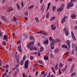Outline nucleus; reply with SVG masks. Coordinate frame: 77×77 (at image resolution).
I'll use <instances>...</instances> for the list:
<instances>
[{
  "mask_svg": "<svg viewBox=\"0 0 77 77\" xmlns=\"http://www.w3.org/2000/svg\"><path fill=\"white\" fill-rule=\"evenodd\" d=\"M38 71H37L36 73V75H38Z\"/></svg>",
  "mask_w": 77,
  "mask_h": 77,
  "instance_id": "0e129e2a",
  "label": "nucleus"
},
{
  "mask_svg": "<svg viewBox=\"0 0 77 77\" xmlns=\"http://www.w3.org/2000/svg\"><path fill=\"white\" fill-rule=\"evenodd\" d=\"M2 44L3 45H6V42L5 41H3L2 42Z\"/></svg>",
  "mask_w": 77,
  "mask_h": 77,
  "instance_id": "2f4dec72",
  "label": "nucleus"
},
{
  "mask_svg": "<svg viewBox=\"0 0 77 77\" xmlns=\"http://www.w3.org/2000/svg\"><path fill=\"white\" fill-rule=\"evenodd\" d=\"M56 9V7L54 6H53L52 7V10L53 11H54V9Z\"/></svg>",
  "mask_w": 77,
  "mask_h": 77,
  "instance_id": "c756f323",
  "label": "nucleus"
},
{
  "mask_svg": "<svg viewBox=\"0 0 77 77\" xmlns=\"http://www.w3.org/2000/svg\"><path fill=\"white\" fill-rule=\"evenodd\" d=\"M16 6L17 8V9H18L19 10H20V5L18 4L17 3L16 5Z\"/></svg>",
  "mask_w": 77,
  "mask_h": 77,
  "instance_id": "b1692460",
  "label": "nucleus"
},
{
  "mask_svg": "<svg viewBox=\"0 0 77 77\" xmlns=\"http://www.w3.org/2000/svg\"><path fill=\"white\" fill-rule=\"evenodd\" d=\"M74 65L72 64L71 67V69L70 70L71 73H72V70L74 69Z\"/></svg>",
  "mask_w": 77,
  "mask_h": 77,
  "instance_id": "ddd939ff",
  "label": "nucleus"
},
{
  "mask_svg": "<svg viewBox=\"0 0 77 77\" xmlns=\"http://www.w3.org/2000/svg\"><path fill=\"white\" fill-rule=\"evenodd\" d=\"M55 19V17L54 16L52 17L51 18V19L50 20V21H52V20H54Z\"/></svg>",
  "mask_w": 77,
  "mask_h": 77,
  "instance_id": "cd10ccee",
  "label": "nucleus"
},
{
  "mask_svg": "<svg viewBox=\"0 0 77 77\" xmlns=\"http://www.w3.org/2000/svg\"><path fill=\"white\" fill-rule=\"evenodd\" d=\"M4 39L3 40H6L8 38V35H4Z\"/></svg>",
  "mask_w": 77,
  "mask_h": 77,
  "instance_id": "4468645a",
  "label": "nucleus"
},
{
  "mask_svg": "<svg viewBox=\"0 0 77 77\" xmlns=\"http://www.w3.org/2000/svg\"><path fill=\"white\" fill-rule=\"evenodd\" d=\"M19 58V55H18L17 56V63H18V62H19V60H18V59Z\"/></svg>",
  "mask_w": 77,
  "mask_h": 77,
  "instance_id": "473e14b6",
  "label": "nucleus"
},
{
  "mask_svg": "<svg viewBox=\"0 0 77 77\" xmlns=\"http://www.w3.org/2000/svg\"><path fill=\"white\" fill-rule=\"evenodd\" d=\"M50 5H51V3L50 2L48 3V7H50Z\"/></svg>",
  "mask_w": 77,
  "mask_h": 77,
  "instance_id": "49530a36",
  "label": "nucleus"
},
{
  "mask_svg": "<svg viewBox=\"0 0 77 77\" xmlns=\"http://www.w3.org/2000/svg\"><path fill=\"white\" fill-rule=\"evenodd\" d=\"M40 53H39V52H38V55L39 56H40Z\"/></svg>",
  "mask_w": 77,
  "mask_h": 77,
  "instance_id": "774afa93",
  "label": "nucleus"
},
{
  "mask_svg": "<svg viewBox=\"0 0 77 77\" xmlns=\"http://www.w3.org/2000/svg\"><path fill=\"white\" fill-rule=\"evenodd\" d=\"M50 77H55V76L54 75L52 74L51 75Z\"/></svg>",
  "mask_w": 77,
  "mask_h": 77,
  "instance_id": "864d4df0",
  "label": "nucleus"
},
{
  "mask_svg": "<svg viewBox=\"0 0 77 77\" xmlns=\"http://www.w3.org/2000/svg\"><path fill=\"white\" fill-rule=\"evenodd\" d=\"M3 68H8L9 67V65H7L6 66H3Z\"/></svg>",
  "mask_w": 77,
  "mask_h": 77,
  "instance_id": "c9c22d12",
  "label": "nucleus"
},
{
  "mask_svg": "<svg viewBox=\"0 0 77 77\" xmlns=\"http://www.w3.org/2000/svg\"><path fill=\"white\" fill-rule=\"evenodd\" d=\"M35 19L37 23H39V20H38V17H36L35 18Z\"/></svg>",
  "mask_w": 77,
  "mask_h": 77,
  "instance_id": "bb28decb",
  "label": "nucleus"
},
{
  "mask_svg": "<svg viewBox=\"0 0 77 77\" xmlns=\"http://www.w3.org/2000/svg\"><path fill=\"white\" fill-rule=\"evenodd\" d=\"M43 44H48V40L47 39L46 41H44L43 42Z\"/></svg>",
  "mask_w": 77,
  "mask_h": 77,
  "instance_id": "f3484780",
  "label": "nucleus"
},
{
  "mask_svg": "<svg viewBox=\"0 0 77 77\" xmlns=\"http://www.w3.org/2000/svg\"><path fill=\"white\" fill-rule=\"evenodd\" d=\"M43 1V0H40V3H42Z\"/></svg>",
  "mask_w": 77,
  "mask_h": 77,
  "instance_id": "69168bd1",
  "label": "nucleus"
},
{
  "mask_svg": "<svg viewBox=\"0 0 77 77\" xmlns=\"http://www.w3.org/2000/svg\"><path fill=\"white\" fill-rule=\"evenodd\" d=\"M39 63H41L42 64V61H41V60H39Z\"/></svg>",
  "mask_w": 77,
  "mask_h": 77,
  "instance_id": "a18cd8bd",
  "label": "nucleus"
},
{
  "mask_svg": "<svg viewBox=\"0 0 77 77\" xmlns=\"http://www.w3.org/2000/svg\"><path fill=\"white\" fill-rule=\"evenodd\" d=\"M55 69L56 70H57V69H58V68H57V67L55 66Z\"/></svg>",
  "mask_w": 77,
  "mask_h": 77,
  "instance_id": "6e6d98bb",
  "label": "nucleus"
},
{
  "mask_svg": "<svg viewBox=\"0 0 77 77\" xmlns=\"http://www.w3.org/2000/svg\"><path fill=\"white\" fill-rule=\"evenodd\" d=\"M41 74H45V71H43V72H41Z\"/></svg>",
  "mask_w": 77,
  "mask_h": 77,
  "instance_id": "5fc2aeb1",
  "label": "nucleus"
},
{
  "mask_svg": "<svg viewBox=\"0 0 77 77\" xmlns=\"http://www.w3.org/2000/svg\"><path fill=\"white\" fill-rule=\"evenodd\" d=\"M2 36H3V34H2V32L0 31V37H2Z\"/></svg>",
  "mask_w": 77,
  "mask_h": 77,
  "instance_id": "4c0bfd02",
  "label": "nucleus"
},
{
  "mask_svg": "<svg viewBox=\"0 0 77 77\" xmlns=\"http://www.w3.org/2000/svg\"><path fill=\"white\" fill-rule=\"evenodd\" d=\"M60 41V40L59 39H57L55 40H54V39H52V42L51 43V45L52 46V45H53L55 43H57V42H59Z\"/></svg>",
  "mask_w": 77,
  "mask_h": 77,
  "instance_id": "f03ea898",
  "label": "nucleus"
},
{
  "mask_svg": "<svg viewBox=\"0 0 77 77\" xmlns=\"http://www.w3.org/2000/svg\"><path fill=\"white\" fill-rule=\"evenodd\" d=\"M30 58L31 59V60H33V57L31 56L30 57Z\"/></svg>",
  "mask_w": 77,
  "mask_h": 77,
  "instance_id": "de8ad7c7",
  "label": "nucleus"
},
{
  "mask_svg": "<svg viewBox=\"0 0 77 77\" xmlns=\"http://www.w3.org/2000/svg\"><path fill=\"white\" fill-rule=\"evenodd\" d=\"M2 20H4V21H5L6 20V18L5 17V16H2Z\"/></svg>",
  "mask_w": 77,
  "mask_h": 77,
  "instance_id": "aec40b11",
  "label": "nucleus"
},
{
  "mask_svg": "<svg viewBox=\"0 0 77 77\" xmlns=\"http://www.w3.org/2000/svg\"><path fill=\"white\" fill-rule=\"evenodd\" d=\"M63 30L64 32L65 33L66 35V36L68 35L69 33H68V29L66 28H64L63 29Z\"/></svg>",
  "mask_w": 77,
  "mask_h": 77,
  "instance_id": "20e7f679",
  "label": "nucleus"
},
{
  "mask_svg": "<svg viewBox=\"0 0 77 77\" xmlns=\"http://www.w3.org/2000/svg\"><path fill=\"white\" fill-rule=\"evenodd\" d=\"M64 5L62 4L61 5L60 8H59V9H58V11H59V12H60L62 10H63V8H64Z\"/></svg>",
  "mask_w": 77,
  "mask_h": 77,
  "instance_id": "0eeeda50",
  "label": "nucleus"
},
{
  "mask_svg": "<svg viewBox=\"0 0 77 77\" xmlns=\"http://www.w3.org/2000/svg\"><path fill=\"white\" fill-rule=\"evenodd\" d=\"M59 51V49H56L55 50V53H57V52H58Z\"/></svg>",
  "mask_w": 77,
  "mask_h": 77,
  "instance_id": "e433bc0d",
  "label": "nucleus"
},
{
  "mask_svg": "<svg viewBox=\"0 0 77 77\" xmlns=\"http://www.w3.org/2000/svg\"><path fill=\"white\" fill-rule=\"evenodd\" d=\"M72 58H69V59H68V61H72Z\"/></svg>",
  "mask_w": 77,
  "mask_h": 77,
  "instance_id": "3c124183",
  "label": "nucleus"
},
{
  "mask_svg": "<svg viewBox=\"0 0 77 77\" xmlns=\"http://www.w3.org/2000/svg\"><path fill=\"white\" fill-rule=\"evenodd\" d=\"M75 30H77V26H75Z\"/></svg>",
  "mask_w": 77,
  "mask_h": 77,
  "instance_id": "680f3d73",
  "label": "nucleus"
},
{
  "mask_svg": "<svg viewBox=\"0 0 77 77\" xmlns=\"http://www.w3.org/2000/svg\"><path fill=\"white\" fill-rule=\"evenodd\" d=\"M59 65L60 67H62V63H60L59 64Z\"/></svg>",
  "mask_w": 77,
  "mask_h": 77,
  "instance_id": "58836bf2",
  "label": "nucleus"
},
{
  "mask_svg": "<svg viewBox=\"0 0 77 77\" xmlns=\"http://www.w3.org/2000/svg\"><path fill=\"white\" fill-rule=\"evenodd\" d=\"M23 35H24V37H25V38H27V35H26V34H23Z\"/></svg>",
  "mask_w": 77,
  "mask_h": 77,
  "instance_id": "a19ab883",
  "label": "nucleus"
},
{
  "mask_svg": "<svg viewBox=\"0 0 77 77\" xmlns=\"http://www.w3.org/2000/svg\"><path fill=\"white\" fill-rule=\"evenodd\" d=\"M1 70L2 71V72H5V69L2 68L1 69Z\"/></svg>",
  "mask_w": 77,
  "mask_h": 77,
  "instance_id": "c03bdc74",
  "label": "nucleus"
},
{
  "mask_svg": "<svg viewBox=\"0 0 77 77\" xmlns=\"http://www.w3.org/2000/svg\"><path fill=\"white\" fill-rule=\"evenodd\" d=\"M74 48L75 50L76 51H77V45L76 44L74 45Z\"/></svg>",
  "mask_w": 77,
  "mask_h": 77,
  "instance_id": "5701e85b",
  "label": "nucleus"
},
{
  "mask_svg": "<svg viewBox=\"0 0 77 77\" xmlns=\"http://www.w3.org/2000/svg\"><path fill=\"white\" fill-rule=\"evenodd\" d=\"M43 50H44V48L43 47H41L40 48V52H42V51H43Z\"/></svg>",
  "mask_w": 77,
  "mask_h": 77,
  "instance_id": "412c9836",
  "label": "nucleus"
},
{
  "mask_svg": "<svg viewBox=\"0 0 77 77\" xmlns=\"http://www.w3.org/2000/svg\"><path fill=\"white\" fill-rule=\"evenodd\" d=\"M13 10V8L11 7H9L7 10V12H11Z\"/></svg>",
  "mask_w": 77,
  "mask_h": 77,
  "instance_id": "9b49d317",
  "label": "nucleus"
},
{
  "mask_svg": "<svg viewBox=\"0 0 77 77\" xmlns=\"http://www.w3.org/2000/svg\"><path fill=\"white\" fill-rule=\"evenodd\" d=\"M73 4L71 2H69L67 5V9H69L70 7H72L73 6Z\"/></svg>",
  "mask_w": 77,
  "mask_h": 77,
  "instance_id": "423d86ee",
  "label": "nucleus"
},
{
  "mask_svg": "<svg viewBox=\"0 0 77 77\" xmlns=\"http://www.w3.org/2000/svg\"><path fill=\"white\" fill-rule=\"evenodd\" d=\"M46 17L47 18H48L49 17V13L48 12L47 13V14L46 15Z\"/></svg>",
  "mask_w": 77,
  "mask_h": 77,
  "instance_id": "c85d7f7f",
  "label": "nucleus"
},
{
  "mask_svg": "<svg viewBox=\"0 0 77 77\" xmlns=\"http://www.w3.org/2000/svg\"><path fill=\"white\" fill-rule=\"evenodd\" d=\"M66 44L67 45V46H68V47H69V48H70V42H69V40H67Z\"/></svg>",
  "mask_w": 77,
  "mask_h": 77,
  "instance_id": "9d476101",
  "label": "nucleus"
},
{
  "mask_svg": "<svg viewBox=\"0 0 77 77\" xmlns=\"http://www.w3.org/2000/svg\"><path fill=\"white\" fill-rule=\"evenodd\" d=\"M28 65H29V61L27 60L25 62V66H24V68H26V69L28 68L29 66H28Z\"/></svg>",
  "mask_w": 77,
  "mask_h": 77,
  "instance_id": "7ed1b4c3",
  "label": "nucleus"
},
{
  "mask_svg": "<svg viewBox=\"0 0 77 77\" xmlns=\"http://www.w3.org/2000/svg\"><path fill=\"white\" fill-rule=\"evenodd\" d=\"M13 21H17V18H13Z\"/></svg>",
  "mask_w": 77,
  "mask_h": 77,
  "instance_id": "79ce46f5",
  "label": "nucleus"
},
{
  "mask_svg": "<svg viewBox=\"0 0 77 77\" xmlns=\"http://www.w3.org/2000/svg\"><path fill=\"white\" fill-rule=\"evenodd\" d=\"M75 15L72 14L71 16V17L72 18H75Z\"/></svg>",
  "mask_w": 77,
  "mask_h": 77,
  "instance_id": "4be33fe9",
  "label": "nucleus"
},
{
  "mask_svg": "<svg viewBox=\"0 0 77 77\" xmlns=\"http://www.w3.org/2000/svg\"><path fill=\"white\" fill-rule=\"evenodd\" d=\"M75 72H74L72 74H71V76L72 77H73V76L75 75Z\"/></svg>",
  "mask_w": 77,
  "mask_h": 77,
  "instance_id": "f704fd0d",
  "label": "nucleus"
},
{
  "mask_svg": "<svg viewBox=\"0 0 77 77\" xmlns=\"http://www.w3.org/2000/svg\"><path fill=\"white\" fill-rule=\"evenodd\" d=\"M74 50H72V54H74Z\"/></svg>",
  "mask_w": 77,
  "mask_h": 77,
  "instance_id": "bf43d9fd",
  "label": "nucleus"
},
{
  "mask_svg": "<svg viewBox=\"0 0 77 77\" xmlns=\"http://www.w3.org/2000/svg\"><path fill=\"white\" fill-rule=\"evenodd\" d=\"M9 71V70L7 69L6 70V72L5 73H4L3 75H2V77H4L5 76V75H6V74H7V72Z\"/></svg>",
  "mask_w": 77,
  "mask_h": 77,
  "instance_id": "f8f14e48",
  "label": "nucleus"
},
{
  "mask_svg": "<svg viewBox=\"0 0 77 77\" xmlns=\"http://www.w3.org/2000/svg\"><path fill=\"white\" fill-rule=\"evenodd\" d=\"M33 45H32V47L31 46H29V47H28V46H27L28 48H29L30 50H35V51H36L37 50V48H36V47H34V48H33Z\"/></svg>",
  "mask_w": 77,
  "mask_h": 77,
  "instance_id": "39448f33",
  "label": "nucleus"
},
{
  "mask_svg": "<svg viewBox=\"0 0 77 77\" xmlns=\"http://www.w3.org/2000/svg\"><path fill=\"white\" fill-rule=\"evenodd\" d=\"M75 1V0H71V2H72V3H74Z\"/></svg>",
  "mask_w": 77,
  "mask_h": 77,
  "instance_id": "8fccbe9b",
  "label": "nucleus"
},
{
  "mask_svg": "<svg viewBox=\"0 0 77 77\" xmlns=\"http://www.w3.org/2000/svg\"><path fill=\"white\" fill-rule=\"evenodd\" d=\"M48 57L46 56H44V60H48Z\"/></svg>",
  "mask_w": 77,
  "mask_h": 77,
  "instance_id": "a878e982",
  "label": "nucleus"
},
{
  "mask_svg": "<svg viewBox=\"0 0 77 77\" xmlns=\"http://www.w3.org/2000/svg\"><path fill=\"white\" fill-rule=\"evenodd\" d=\"M43 31H41L39 32V33H42L43 35Z\"/></svg>",
  "mask_w": 77,
  "mask_h": 77,
  "instance_id": "13d9d810",
  "label": "nucleus"
},
{
  "mask_svg": "<svg viewBox=\"0 0 77 77\" xmlns=\"http://www.w3.org/2000/svg\"><path fill=\"white\" fill-rule=\"evenodd\" d=\"M66 18V17H64L62 19L61 21V24H63V23H65Z\"/></svg>",
  "mask_w": 77,
  "mask_h": 77,
  "instance_id": "6e6552de",
  "label": "nucleus"
},
{
  "mask_svg": "<svg viewBox=\"0 0 77 77\" xmlns=\"http://www.w3.org/2000/svg\"><path fill=\"white\" fill-rule=\"evenodd\" d=\"M25 15L26 16H27V15H28V12H27V11L25 12Z\"/></svg>",
  "mask_w": 77,
  "mask_h": 77,
  "instance_id": "7c9ffc66",
  "label": "nucleus"
},
{
  "mask_svg": "<svg viewBox=\"0 0 77 77\" xmlns=\"http://www.w3.org/2000/svg\"><path fill=\"white\" fill-rule=\"evenodd\" d=\"M72 35V38L74 41H75V36L74 35V33H73V32H71Z\"/></svg>",
  "mask_w": 77,
  "mask_h": 77,
  "instance_id": "1a4fd4ad",
  "label": "nucleus"
},
{
  "mask_svg": "<svg viewBox=\"0 0 77 77\" xmlns=\"http://www.w3.org/2000/svg\"><path fill=\"white\" fill-rule=\"evenodd\" d=\"M30 38L31 39L32 41L28 45V47H29L31 46L32 47V46L33 45V43L35 42V38L33 36L31 35L30 37Z\"/></svg>",
  "mask_w": 77,
  "mask_h": 77,
  "instance_id": "f257e3e1",
  "label": "nucleus"
},
{
  "mask_svg": "<svg viewBox=\"0 0 77 77\" xmlns=\"http://www.w3.org/2000/svg\"><path fill=\"white\" fill-rule=\"evenodd\" d=\"M51 27H52V29L53 30H55V29H56V26H53V24L51 26Z\"/></svg>",
  "mask_w": 77,
  "mask_h": 77,
  "instance_id": "a211bd4d",
  "label": "nucleus"
},
{
  "mask_svg": "<svg viewBox=\"0 0 77 77\" xmlns=\"http://www.w3.org/2000/svg\"><path fill=\"white\" fill-rule=\"evenodd\" d=\"M23 59H24V60L20 62L21 65H23V63H24V59H25V57H23Z\"/></svg>",
  "mask_w": 77,
  "mask_h": 77,
  "instance_id": "2eb2a0df",
  "label": "nucleus"
},
{
  "mask_svg": "<svg viewBox=\"0 0 77 77\" xmlns=\"http://www.w3.org/2000/svg\"><path fill=\"white\" fill-rule=\"evenodd\" d=\"M18 50L19 51H20L21 53L22 52L21 51V46H20V47H18Z\"/></svg>",
  "mask_w": 77,
  "mask_h": 77,
  "instance_id": "dca6fc26",
  "label": "nucleus"
},
{
  "mask_svg": "<svg viewBox=\"0 0 77 77\" xmlns=\"http://www.w3.org/2000/svg\"><path fill=\"white\" fill-rule=\"evenodd\" d=\"M21 5H22V7L23 8V2H21Z\"/></svg>",
  "mask_w": 77,
  "mask_h": 77,
  "instance_id": "e2e57ef3",
  "label": "nucleus"
},
{
  "mask_svg": "<svg viewBox=\"0 0 77 77\" xmlns=\"http://www.w3.org/2000/svg\"><path fill=\"white\" fill-rule=\"evenodd\" d=\"M59 74H62V72H61V71H60V68H59Z\"/></svg>",
  "mask_w": 77,
  "mask_h": 77,
  "instance_id": "ea45409f",
  "label": "nucleus"
},
{
  "mask_svg": "<svg viewBox=\"0 0 77 77\" xmlns=\"http://www.w3.org/2000/svg\"><path fill=\"white\" fill-rule=\"evenodd\" d=\"M51 48L52 50H53V49H54V47L53 46H51Z\"/></svg>",
  "mask_w": 77,
  "mask_h": 77,
  "instance_id": "09e8293b",
  "label": "nucleus"
},
{
  "mask_svg": "<svg viewBox=\"0 0 77 77\" xmlns=\"http://www.w3.org/2000/svg\"><path fill=\"white\" fill-rule=\"evenodd\" d=\"M43 35H45L46 36H47L48 35V33H47V32H43Z\"/></svg>",
  "mask_w": 77,
  "mask_h": 77,
  "instance_id": "393cba45",
  "label": "nucleus"
},
{
  "mask_svg": "<svg viewBox=\"0 0 77 77\" xmlns=\"http://www.w3.org/2000/svg\"><path fill=\"white\" fill-rule=\"evenodd\" d=\"M62 48H68V47H67V46L65 45H62Z\"/></svg>",
  "mask_w": 77,
  "mask_h": 77,
  "instance_id": "6ab92c4d",
  "label": "nucleus"
},
{
  "mask_svg": "<svg viewBox=\"0 0 77 77\" xmlns=\"http://www.w3.org/2000/svg\"><path fill=\"white\" fill-rule=\"evenodd\" d=\"M43 31H41L39 32V33H42L43 35Z\"/></svg>",
  "mask_w": 77,
  "mask_h": 77,
  "instance_id": "4d7b16f0",
  "label": "nucleus"
},
{
  "mask_svg": "<svg viewBox=\"0 0 77 77\" xmlns=\"http://www.w3.org/2000/svg\"><path fill=\"white\" fill-rule=\"evenodd\" d=\"M33 5H32L31 6L29 7V9H32V8H33Z\"/></svg>",
  "mask_w": 77,
  "mask_h": 77,
  "instance_id": "603ef678",
  "label": "nucleus"
},
{
  "mask_svg": "<svg viewBox=\"0 0 77 77\" xmlns=\"http://www.w3.org/2000/svg\"><path fill=\"white\" fill-rule=\"evenodd\" d=\"M17 43L18 44H20L21 42H20V41H18L17 42Z\"/></svg>",
  "mask_w": 77,
  "mask_h": 77,
  "instance_id": "052dcab7",
  "label": "nucleus"
},
{
  "mask_svg": "<svg viewBox=\"0 0 77 77\" xmlns=\"http://www.w3.org/2000/svg\"><path fill=\"white\" fill-rule=\"evenodd\" d=\"M49 39L50 41H52V37H50L49 38Z\"/></svg>",
  "mask_w": 77,
  "mask_h": 77,
  "instance_id": "37998d69",
  "label": "nucleus"
},
{
  "mask_svg": "<svg viewBox=\"0 0 77 77\" xmlns=\"http://www.w3.org/2000/svg\"><path fill=\"white\" fill-rule=\"evenodd\" d=\"M50 56L51 57H53V54H50Z\"/></svg>",
  "mask_w": 77,
  "mask_h": 77,
  "instance_id": "338daca9",
  "label": "nucleus"
},
{
  "mask_svg": "<svg viewBox=\"0 0 77 77\" xmlns=\"http://www.w3.org/2000/svg\"><path fill=\"white\" fill-rule=\"evenodd\" d=\"M44 6H41V10H42V11H44Z\"/></svg>",
  "mask_w": 77,
  "mask_h": 77,
  "instance_id": "72a5a7b5",
  "label": "nucleus"
}]
</instances>
